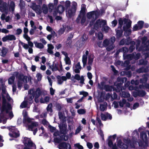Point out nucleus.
I'll list each match as a JSON object with an SVG mask.
<instances>
[{"label": "nucleus", "instance_id": "nucleus-8", "mask_svg": "<svg viewBox=\"0 0 149 149\" xmlns=\"http://www.w3.org/2000/svg\"><path fill=\"white\" fill-rule=\"evenodd\" d=\"M41 93V92L39 88H38L36 90L34 89H30L28 92L29 97V103H32L33 102V99L34 97H35V101L36 103H38L39 102V100L38 98L40 95Z\"/></svg>", "mask_w": 149, "mask_h": 149}, {"label": "nucleus", "instance_id": "nucleus-25", "mask_svg": "<svg viewBox=\"0 0 149 149\" xmlns=\"http://www.w3.org/2000/svg\"><path fill=\"white\" fill-rule=\"evenodd\" d=\"M127 79L125 77L121 78L119 77L117 79V81L118 82L117 84H123V83L127 84Z\"/></svg>", "mask_w": 149, "mask_h": 149}, {"label": "nucleus", "instance_id": "nucleus-24", "mask_svg": "<svg viewBox=\"0 0 149 149\" xmlns=\"http://www.w3.org/2000/svg\"><path fill=\"white\" fill-rule=\"evenodd\" d=\"M81 69V67L79 62L78 63L73 67V71L76 73H79Z\"/></svg>", "mask_w": 149, "mask_h": 149}, {"label": "nucleus", "instance_id": "nucleus-9", "mask_svg": "<svg viewBox=\"0 0 149 149\" xmlns=\"http://www.w3.org/2000/svg\"><path fill=\"white\" fill-rule=\"evenodd\" d=\"M147 40V38L146 37H144L142 39V45H143V47H139L140 41L139 40H137L136 44V49L139 51H149V40L146 41Z\"/></svg>", "mask_w": 149, "mask_h": 149}, {"label": "nucleus", "instance_id": "nucleus-17", "mask_svg": "<svg viewBox=\"0 0 149 149\" xmlns=\"http://www.w3.org/2000/svg\"><path fill=\"white\" fill-rule=\"evenodd\" d=\"M59 149H72L71 145L68 143L63 142L58 145Z\"/></svg>", "mask_w": 149, "mask_h": 149}, {"label": "nucleus", "instance_id": "nucleus-52", "mask_svg": "<svg viewBox=\"0 0 149 149\" xmlns=\"http://www.w3.org/2000/svg\"><path fill=\"white\" fill-rule=\"evenodd\" d=\"M42 75L40 73H38L36 75V77L38 81H40L42 77Z\"/></svg>", "mask_w": 149, "mask_h": 149}, {"label": "nucleus", "instance_id": "nucleus-62", "mask_svg": "<svg viewBox=\"0 0 149 149\" xmlns=\"http://www.w3.org/2000/svg\"><path fill=\"white\" fill-rule=\"evenodd\" d=\"M101 116L102 120H105L107 118V115H106L104 114L101 113Z\"/></svg>", "mask_w": 149, "mask_h": 149}, {"label": "nucleus", "instance_id": "nucleus-31", "mask_svg": "<svg viewBox=\"0 0 149 149\" xmlns=\"http://www.w3.org/2000/svg\"><path fill=\"white\" fill-rule=\"evenodd\" d=\"M94 58V56L93 54H91L89 55L88 62V65H92Z\"/></svg>", "mask_w": 149, "mask_h": 149}, {"label": "nucleus", "instance_id": "nucleus-60", "mask_svg": "<svg viewBox=\"0 0 149 149\" xmlns=\"http://www.w3.org/2000/svg\"><path fill=\"white\" fill-rule=\"evenodd\" d=\"M19 6L21 9L23 8L24 6V1H22L20 0Z\"/></svg>", "mask_w": 149, "mask_h": 149}, {"label": "nucleus", "instance_id": "nucleus-57", "mask_svg": "<svg viewBox=\"0 0 149 149\" xmlns=\"http://www.w3.org/2000/svg\"><path fill=\"white\" fill-rule=\"evenodd\" d=\"M126 102V100L124 99H123L122 101H120L119 102L120 106L121 107H123L124 104Z\"/></svg>", "mask_w": 149, "mask_h": 149}, {"label": "nucleus", "instance_id": "nucleus-6", "mask_svg": "<svg viewBox=\"0 0 149 149\" xmlns=\"http://www.w3.org/2000/svg\"><path fill=\"white\" fill-rule=\"evenodd\" d=\"M118 22L119 26L118 28L120 29L121 28L123 22H124V24L123 29L125 31V34L126 35L127 33V35H130L131 32V30L130 29V28L131 26L132 22L130 20H128L125 18H122L119 19Z\"/></svg>", "mask_w": 149, "mask_h": 149}, {"label": "nucleus", "instance_id": "nucleus-33", "mask_svg": "<svg viewBox=\"0 0 149 149\" xmlns=\"http://www.w3.org/2000/svg\"><path fill=\"white\" fill-rule=\"evenodd\" d=\"M48 49H47V52L50 54H53V52L52 50L54 48V46L52 44H48L47 45Z\"/></svg>", "mask_w": 149, "mask_h": 149}, {"label": "nucleus", "instance_id": "nucleus-13", "mask_svg": "<svg viewBox=\"0 0 149 149\" xmlns=\"http://www.w3.org/2000/svg\"><path fill=\"white\" fill-rule=\"evenodd\" d=\"M8 128L12 132V133H9V135L10 136L17 138L19 136V132L15 128V127L11 126L9 127Z\"/></svg>", "mask_w": 149, "mask_h": 149}, {"label": "nucleus", "instance_id": "nucleus-64", "mask_svg": "<svg viewBox=\"0 0 149 149\" xmlns=\"http://www.w3.org/2000/svg\"><path fill=\"white\" fill-rule=\"evenodd\" d=\"M74 146L75 147L79 149H83V147L79 143L75 144L74 145Z\"/></svg>", "mask_w": 149, "mask_h": 149}, {"label": "nucleus", "instance_id": "nucleus-36", "mask_svg": "<svg viewBox=\"0 0 149 149\" xmlns=\"http://www.w3.org/2000/svg\"><path fill=\"white\" fill-rule=\"evenodd\" d=\"M134 85H131L129 87V89L130 90H135L137 91V89H139V88L137 87V85L138 84H133Z\"/></svg>", "mask_w": 149, "mask_h": 149}, {"label": "nucleus", "instance_id": "nucleus-22", "mask_svg": "<svg viewBox=\"0 0 149 149\" xmlns=\"http://www.w3.org/2000/svg\"><path fill=\"white\" fill-rule=\"evenodd\" d=\"M88 54V52L86 50L85 54H84L82 58V62L83 65V67H84L87 64V56Z\"/></svg>", "mask_w": 149, "mask_h": 149}, {"label": "nucleus", "instance_id": "nucleus-11", "mask_svg": "<svg viewBox=\"0 0 149 149\" xmlns=\"http://www.w3.org/2000/svg\"><path fill=\"white\" fill-rule=\"evenodd\" d=\"M23 142L25 146L24 149H35L36 148L35 144L33 143L29 138L24 137Z\"/></svg>", "mask_w": 149, "mask_h": 149}, {"label": "nucleus", "instance_id": "nucleus-44", "mask_svg": "<svg viewBox=\"0 0 149 149\" xmlns=\"http://www.w3.org/2000/svg\"><path fill=\"white\" fill-rule=\"evenodd\" d=\"M147 71V70L143 67L137 70V72L139 73L146 72Z\"/></svg>", "mask_w": 149, "mask_h": 149}, {"label": "nucleus", "instance_id": "nucleus-32", "mask_svg": "<svg viewBox=\"0 0 149 149\" xmlns=\"http://www.w3.org/2000/svg\"><path fill=\"white\" fill-rule=\"evenodd\" d=\"M33 43L35 47L37 48L41 49L43 48L44 47L43 45L41 43L38 42L36 41H34Z\"/></svg>", "mask_w": 149, "mask_h": 149}, {"label": "nucleus", "instance_id": "nucleus-59", "mask_svg": "<svg viewBox=\"0 0 149 149\" xmlns=\"http://www.w3.org/2000/svg\"><path fill=\"white\" fill-rule=\"evenodd\" d=\"M30 24L31 27L33 28L34 30H36L37 29L36 26L34 25V22L32 20L31 21Z\"/></svg>", "mask_w": 149, "mask_h": 149}, {"label": "nucleus", "instance_id": "nucleus-26", "mask_svg": "<svg viewBox=\"0 0 149 149\" xmlns=\"http://www.w3.org/2000/svg\"><path fill=\"white\" fill-rule=\"evenodd\" d=\"M6 15L4 13L2 14L1 16V18L2 20H5L6 22H9L11 19L9 16L6 17Z\"/></svg>", "mask_w": 149, "mask_h": 149}, {"label": "nucleus", "instance_id": "nucleus-15", "mask_svg": "<svg viewBox=\"0 0 149 149\" xmlns=\"http://www.w3.org/2000/svg\"><path fill=\"white\" fill-rule=\"evenodd\" d=\"M71 74L70 72H68L66 74V77L63 76L60 77L58 76L57 78L58 79V81L59 83L60 84L63 82L64 81H66L67 79H70L71 77Z\"/></svg>", "mask_w": 149, "mask_h": 149}, {"label": "nucleus", "instance_id": "nucleus-49", "mask_svg": "<svg viewBox=\"0 0 149 149\" xmlns=\"http://www.w3.org/2000/svg\"><path fill=\"white\" fill-rule=\"evenodd\" d=\"M143 22L142 21H139L137 23V24L138 26V28L139 29H141L143 26Z\"/></svg>", "mask_w": 149, "mask_h": 149}, {"label": "nucleus", "instance_id": "nucleus-10", "mask_svg": "<svg viewBox=\"0 0 149 149\" xmlns=\"http://www.w3.org/2000/svg\"><path fill=\"white\" fill-rule=\"evenodd\" d=\"M100 16V13L98 11H93L88 13L86 14L87 17L88 19L91 21L90 24L92 25L93 22Z\"/></svg>", "mask_w": 149, "mask_h": 149}, {"label": "nucleus", "instance_id": "nucleus-34", "mask_svg": "<svg viewBox=\"0 0 149 149\" xmlns=\"http://www.w3.org/2000/svg\"><path fill=\"white\" fill-rule=\"evenodd\" d=\"M116 35L118 38H120L122 36L123 31L121 29H120L118 28V29H116Z\"/></svg>", "mask_w": 149, "mask_h": 149}, {"label": "nucleus", "instance_id": "nucleus-55", "mask_svg": "<svg viewBox=\"0 0 149 149\" xmlns=\"http://www.w3.org/2000/svg\"><path fill=\"white\" fill-rule=\"evenodd\" d=\"M52 103L49 104L47 107V111H49L51 112H52Z\"/></svg>", "mask_w": 149, "mask_h": 149}, {"label": "nucleus", "instance_id": "nucleus-38", "mask_svg": "<svg viewBox=\"0 0 149 149\" xmlns=\"http://www.w3.org/2000/svg\"><path fill=\"white\" fill-rule=\"evenodd\" d=\"M48 9L50 13H51L52 12V10L54 8V5L53 3H49L48 4Z\"/></svg>", "mask_w": 149, "mask_h": 149}, {"label": "nucleus", "instance_id": "nucleus-41", "mask_svg": "<svg viewBox=\"0 0 149 149\" xmlns=\"http://www.w3.org/2000/svg\"><path fill=\"white\" fill-rule=\"evenodd\" d=\"M131 44L132 45L130 46L129 50L130 52L133 51L134 49H135V47L134 46L135 44V42L134 41H132L131 42Z\"/></svg>", "mask_w": 149, "mask_h": 149}, {"label": "nucleus", "instance_id": "nucleus-5", "mask_svg": "<svg viewBox=\"0 0 149 149\" xmlns=\"http://www.w3.org/2000/svg\"><path fill=\"white\" fill-rule=\"evenodd\" d=\"M8 6L6 2H4L3 0H0V11L2 12H4L7 14L9 10L13 12L15 10V4L12 1L8 2Z\"/></svg>", "mask_w": 149, "mask_h": 149}, {"label": "nucleus", "instance_id": "nucleus-39", "mask_svg": "<svg viewBox=\"0 0 149 149\" xmlns=\"http://www.w3.org/2000/svg\"><path fill=\"white\" fill-rule=\"evenodd\" d=\"M64 60L66 65H70L71 64V62L70 58L68 57H65Z\"/></svg>", "mask_w": 149, "mask_h": 149}, {"label": "nucleus", "instance_id": "nucleus-23", "mask_svg": "<svg viewBox=\"0 0 149 149\" xmlns=\"http://www.w3.org/2000/svg\"><path fill=\"white\" fill-rule=\"evenodd\" d=\"M8 51V48L3 47H2L1 49L0 50V55L4 57L6 56Z\"/></svg>", "mask_w": 149, "mask_h": 149}, {"label": "nucleus", "instance_id": "nucleus-2", "mask_svg": "<svg viewBox=\"0 0 149 149\" xmlns=\"http://www.w3.org/2000/svg\"><path fill=\"white\" fill-rule=\"evenodd\" d=\"M139 136V134L136 130H134L132 133V140L130 141L129 138L124 137L123 141L125 144H123L120 139H119L121 137V136H118L117 139V146L118 148L122 149H126L130 146L132 148H134L137 145L136 142L137 138Z\"/></svg>", "mask_w": 149, "mask_h": 149}, {"label": "nucleus", "instance_id": "nucleus-3", "mask_svg": "<svg viewBox=\"0 0 149 149\" xmlns=\"http://www.w3.org/2000/svg\"><path fill=\"white\" fill-rule=\"evenodd\" d=\"M144 130V128L142 127H141L139 128L138 131L140 132V140L138 142H137V139L138 137L137 138V139L136 141V142L137 143V145L136 146V147L138 144L139 146L141 148H145L147 146V143L148 137L147 134H148L149 138V131H143ZM138 134H139L137 130H136Z\"/></svg>", "mask_w": 149, "mask_h": 149}, {"label": "nucleus", "instance_id": "nucleus-54", "mask_svg": "<svg viewBox=\"0 0 149 149\" xmlns=\"http://www.w3.org/2000/svg\"><path fill=\"white\" fill-rule=\"evenodd\" d=\"M116 137V135L115 134L113 136H110L109 137V141L111 140L112 141H114Z\"/></svg>", "mask_w": 149, "mask_h": 149}, {"label": "nucleus", "instance_id": "nucleus-53", "mask_svg": "<svg viewBox=\"0 0 149 149\" xmlns=\"http://www.w3.org/2000/svg\"><path fill=\"white\" fill-rule=\"evenodd\" d=\"M77 112L79 114H83L85 113L86 111L84 109H81L78 110H77Z\"/></svg>", "mask_w": 149, "mask_h": 149}, {"label": "nucleus", "instance_id": "nucleus-35", "mask_svg": "<svg viewBox=\"0 0 149 149\" xmlns=\"http://www.w3.org/2000/svg\"><path fill=\"white\" fill-rule=\"evenodd\" d=\"M139 88L137 89L136 91L137 92L138 95L140 96H144L146 94L145 91L143 90H139Z\"/></svg>", "mask_w": 149, "mask_h": 149}, {"label": "nucleus", "instance_id": "nucleus-42", "mask_svg": "<svg viewBox=\"0 0 149 149\" xmlns=\"http://www.w3.org/2000/svg\"><path fill=\"white\" fill-rule=\"evenodd\" d=\"M83 127L82 126L79 125L76 129L75 132V134H77L79 133L80 132L82 129Z\"/></svg>", "mask_w": 149, "mask_h": 149}, {"label": "nucleus", "instance_id": "nucleus-30", "mask_svg": "<svg viewBox=\"0 0 149 149\" xmlns=\"http://www.w3.org/2000/svg\"><path fill=\"white\" fill-rule=\"evenodd\" d=\"M29 98L27 101L24 100V101L21 104L20 107L22 108H23L26 107L28 103L29 104H31V103H29L30 101L29 100Z\"/></svg>", "mask_w": 149, "mask_h": 149}, {"label": "nucleus", "instance_id": "nucleus-20", "mask_svg": "<svg viewBox=\"0 0 149 149\" xmlns=\"http://www.w3.org/2000/svg\"><path fill=\"white\" fill-rule=\"evenodd\" d=\"M73 79H75L77 80L80 81V83L81 84L84 83V78L83 76H81V77L78 74H76L74 76H72L71 78L72 80H73Z\"/></svg>", "mask_w": 149, "mask_h": 149}, {"label": "nucleus", "instance_id": "nucleus-19", "mask_svg": "<svg viewBox=\"0 0 149 149\" xmlns=\"http://www.w3.org/2000/svg\"><path fill=\"white\" fill-rule=\"evenodd\" d=\"M59 126L61 132L63 134L67 133L68 130H67V125L65 123L61 125H59Z\"/></svg>", "mask_w": 149, "mask_h": 149}, {"label": "nucleus", "instance_id": "nucleus-29", "mask_svg": "<svg viewBox=\"0 0 149 149\" xmlns=\"http://www.w3.org/2000/svg\"><path fill=\"white\" fill-rule=\"evenodd\" d=\"M108 145L109 147H112V149H118L117 145L116 143L113 144V142L111 140L109 141Z\"/></svg>", "mask_w": 149, "mask_h": 149}, {"label": "nucleus", "instance_id": "nucleus-63", "mask_svg": "<svg viewBox=\"0 0 149 149\" xmlns=\"http://www.w3.org/2000/svg\"><path fill=\"white\" fill-rule=\"evenodd\" d=\"M79 94L80 95H83L84 97H86L88 95V93L85 91H80Z\"/></svg>", "mask_w": 149, "mask_h": 149}, {"label": "nucleus", "instance_id": "nucleus-47", "mask_svg": "<svg viewBox=\"0 0 149 149\" xmlns=\"http://www.w3.org/2000/svg\"><path fill=\"white\" fill-rule=\"evenodd\" d=\"M115 46L113 44H111L110 45L108 46L107 48V50L108 51H110L113 49Z\"/></svg>", "mask_w": 149, "mask_h": 149}, {"label": "nucleus", "instance_id": "nucleus-48", "mask_svg": "<svg viewBox=\"0 0 149 149\" xmlns=\"http://www.w3.org/2000/svg\"><path fill=\"white\" fill-rule=\"evenodd\" d=\"M110 41L107 39H105L103 41V43L104 46L106 47L110 44Z\"/></svg>", "mask_w": 149, "mask_h": 149}, {"label": "nucleus", "instance_id": "nucleus-46", "mask_svg": "<svg viewBox=\"0 0 149 149\" xmlns=\"http://www.w3.org/2000/svg\"><path fill=\"white\" fill-rule=\"evenodd\" d=\"M15 77L12 76L8 80L9 84H13L14 83Z\"/></svg>", "mask_w": 149, "mask_h": 149}, {"label": "nucleus", "instance_id": "nucleus-58", "mask_svg": "<svg viewBox=\"0 0 149 149\" xmlns=\"http://www.w3.org/2000/svg\"><path fill=\"white\" fill-rule=\"evenodd\" d=\"M110 29L108 26H106L104 27L103 28L102 30L104 32L107 33L108 32L110 31Z\"/></svg>", "mask_w": 149, "mask_h": 149}, {"label": "nucleus", "instance_id": "nucleus-1", "mask_svg": "<svg viewBox=\"0 0 149 149\" xmlns=\"http://www.w3.org/2000/svg\"><path fill=\"white\" fill-rule=\"evenodd\" d=\"M1 87L3 101L2 106L0 108V123L5 124L8 119H10L13 117L10 104L13 101L6 92L5 84H1Z\"/></svg>", "mask_w": 149, "mask_h": 149}, {"label": "nucleus", "instance_id": "nucleus-37", "mask_svg": "<svg viewBox=\"0 0 149 149\" xmlns=\"http://www.w3.org/2000/svg\"><path fill=\"white\" fill-rule=\"evenodd\" d=\"M107 107V104L104 103V104H101L100 106V109L101 111H104Z\"/></svg>", "mask_w": 149, "mask_h": 149}, {"label": "nucleus", "instance_id": "nucleus-4", "mask_svg": "<svg viewBox=\"0 0 149 149\" xmlns=\"http://www.w3.org/2000/svg\"><path fill=\"white\" fill-rule=\"evenodd\" d=\"M23 114L24 117L23 122L24 123L26 122L29 123H31V125L28 126V129L30 131H33V134L34 135L36 134L38 129L35 127L38 125V122H33L34 119L30 118L28 116V113L25 110L23 111Z\"/></svg>", "mask_w": 149, "mask_h": 149}, {"label": "nucleus", "instance_id": "nucleus-28", "mask_svg": "<svg viewBox=\"0 0 149 149\" xmlns=\"http://www.w3.org/2000/svg\"><path fill=\"white\" fill-rule=\"evenodd\" d=\"M60 4L62 5L63 6H64L67 9L70 6L71 3L69 1H67L65 2L63 1H61L60 2Z\"/></svg>", "mask_w": 149, "mask_h": 149}, {"label": "nucleus", "instance_id": "nucleus-56", "mask_svg": "<svg viewBox=\"0 0 149 149\" xmlns=\"http://www.w3.org/2000/svg\"><path fill=\"white\" fill-rule=\"evenodd\" d=\"M139 106V104L138 103H135L133 105L132 107L131 108V109H135L138 108Z\"/></svg>", "mask_w": 149, "mask_h": 149}, {"label": "nucleus", "instance_id": "nucleus-50", "mask_svg": "<svg viewBox=\"0 0 149 149\" xmlns=\"http://www.w3.org/2000/svg\"><path fill=\"white\" fill-rule=\"evenodd\" d=\"M21 44L25 49H27L29 48V46L28 44H25L22 42H21Z\"/></svg>", "mask_w": 149, "mask_h": 149}, {"label": "nucleus", "instance_id": "nucleus-43", "mask_svg": "<svg viewBox=\"0 0 149 149\" xmlns=\"http://www.w3.org/2000/svg\"><path fill=\"white\" fill-rule=\"evenodd\" d=\"M58 116L59 118L61 120L63 121V122H64L65 120V119L64 118L63 113L61 112H59L58 113Z\"/></svg>", "mask_w": 149, "mask_h": 149}, {"label": "nucleus", "instance_id": "nucleus-45", "mask_svg": "<svg viewBox=\"0 0 149 149\" xmlns=\"http://www.w3.org/2000/svg\"><path fill=\"white\" fill-rule=\"evenodd\" d=\"M8 40H16V37L15 36L13 35H8Z\"/></svg>", "mask_w": 149, "mask_h": 149}, {"label": "nucleus", "instance_id": "nucleus-12", "mask_svg": "<svg viewBox=\"0 0 149 149\" xmlns=\"http://www.w3.org/2000/svg\"><path fill=\"white\" fill-rule=\"evenodd\" d=\"M106 21L102 19H98L94 24V28L96 29L100 28L105 25L106 24Z\"/></svg>", "mask_w": 149, "mask_h": 149}, {"label": "nucleus", "instance_id": "nucleus-27", "mask_svg": "<svg viewBox=\"0 0 149 149\" xmlns=\"http://www.w3.org/2000/svg\"><path fill=\"white\" fill-rule=\"evenodd\" d=\"M64 10V8L62 5L61 4L59 5L57 8L56 11L57 13H62Z\"/></svg>", "mask_w": 149, "mask_h": 149}, {"label": "nucleus", "instance_id": "nucleus-51", "mask_svg": "<svg viewBox=\"0 0 149 149\" xmlns=\"http://www.w3.org/2000/svg\"><path fill=\"white\" fill-rule=\"evenodd\" d=\"M144 85L142 87V85H141L140 86V88L141 89L143 88L144 89H146L147 90H149V84H144Z\"/></svg>", "mask_w": 149, "mask_h": 149}, {"label": "nucleus", "instance_id": "nucleus-21", "mask_svg": "<svg viewBox=\"0 0 149 149\" xmlns=\"http://www.w3.org/2000/svg\"><path fill=\"white\" fill-rule=\"evenodd\" d=\"M85 8L84 7H82L81 10L80 11V13L78 17L77 18L76 21L77 23H79L80 22L81 19V17H82L85 15Z\"/></svg>", "mask_w": 149, "mask_h": 149}, {"label": "nucleus", "instance_id": "nucleus-40", "mask_svg": "<svg viewBox=\"0 0 149 149\" xmlns=\"http://www.w3.org/2000/svg\"><path fill=\"white\" fill-rule=\"evenodd\" d=\"M65 27L64 25L63 26L62 28H61L58 31V33L59 34L61 35L63 34L64 32Z\"/></svg>", "mask_w": 149, "mask_h": 149}, {"label": "nucleus", "instance_id": "nucleus-61", "mask_svg": "<svg viewBox=\"0 0 149 149\" xmlns=\"http://www.w3.org/2000/svg\"><path fill=\"white\" fill-rule=\"evenodd\" d=\"M23 37L27 41L30 40H31L30 37L28 36L27 34H24L23 35Z\"/></svg>", "mask_w": 149, "mask_h": 149}, {"label": "nucleus", "instance_id": "nucleus-14", "mask_svg": "<svg viewBox=\"0 0 149 149\" xmlns=\"http://www.w3.org/2000/svg\"><path fill=\"white\" fill-rule=\"evenodd\" d=\"M59 67L61 69H62V65L61 64V63L60 65H59L58 63L56 61H53V64L49 66L50 68L53 71H55L58 70Z\"/></svg>", "mask_w": 149, "mask_h": 149}, {"label": "nucleus", "instance_id": "nucleus-16", "mask_svg": "<svg viewBox=\"0 0 149 149\" xmlns=\"http://www.w3.org/2000/svg\"><path fill=\"white\" fill-rule=\"evenodd\" d=\"M76 9L74 8H69L66 10V14L68 17H70L74 16L75 13Z\"/></svg>", "mask_w": 149, "mask_h": 149}, {"label": "nucleus", "instance_id": "nucleus-18", "mask_svg": "<svg viewBox=\"0 0 149 149\" xmlns=\"http://www.w3.org/2000/svg\"><path fill=\"white\" fill-rule=\"evenodd\" d=\"M140 55L139 53H138L134 55V53L132 54H130L127 55L126 57V58L129 60H131L133 59L135 60H138L139 58Z\"/></svg>", "mask_w": 149, "mask_h": 149}, {"label": "nucleus", "instance_id": "nucleus-7", "mask_svg": "<svg viewBox=\"0 0 149 149\" xmlns=\"http://www.w3.org/2000/svg\"><path fill=\"white\" fill-rule=\"evenodd\" d=\"M30 7L38 15H41L42 13L46 14L49 11L47 6L45 4L42 5L41 8H40V6L37 5L35 2H32L30 3Z\"/></svg>", "mask_w": 149, "mask_h": 149}]
</instances>
